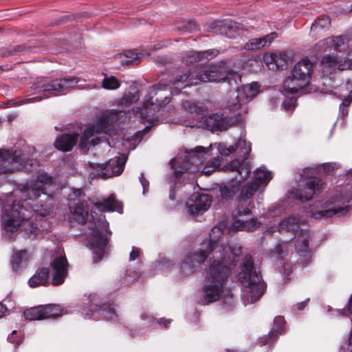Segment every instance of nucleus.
Here are the masks:
<instances>
[{
    "instance_id": "nucleus-26",
    "label": "nucleus",
    "mask_w": 352,
    "mask_h": 352,
    "mask_svg": "<svg viewBox=\"0 0 352 352\" xmlns=\"http://www.w3.org/2000/svg\"><path fill=\"white\" fill-rule=\"evenodd\" d=\"M78 138V135L77 133L62 135L56 138L54 146L60 151H69L76 144Z\"/></svg>"
},
{
    "instance_id": "nucleus-64",
    "label": "nucleus",
    "mask_w": 352,
    "mask_h": 352,
    "mask_svg": "<svg viewBox=\"0 0 352 352\" xmlns=\"http://www.w3.org/2000/svg\"><path fill=\"white\" fill-rule=\"evenodd\" d=\"M228 352H236V351L234 350H232V351H228Z\"/></svg>"
},
{
    "instance_id": "nucleus-24",
    "label": "nucleus",
    "mask_w": 352,
    "mask_h": 352,
    "mask_svg": "<svg viewBox=\"0 0 352 352\" xmlns=\"http://www.w3.org/2000/svg\"><path fill=\"white\" fill-rule=\"evenodd\" d=\"M206 128L211 131H224L227 129L228 122L221 113H212L206 117H201Z\"/></svg>"
},
{
    "instance_id": "nucleus-12",
    "label": "nucleus",
    "mask_w": 352,
    "mask_h": 352,
    "mask_svg": "<svg viewBox=\"0 0 352 352\" xmlns=\"http://www.w3.org/2000/svg\"><path fill=\"white\" fill-rule=\"evenodd\" d=\"M95 228L89 241L91 249L95 254L94 261L98 262L102 258L107 244V238L102 234L103 232L111 234L109 229V223L104 219H100L94 223Z\"/></svg>"
},
{
    "instance_id": "nucleus-54",
    "label": "nucleus",
    "mask_w": 352,
    "mask_h": 352,
    "mask_svg": "<svg viewBox=\"0 0 352 352\" xmlns=\"http://www.w3.org/2000/svg\"><path fill=\"white\" fill-rule=\"evenodd\" d=\"M250 212H251V209L249 208H243V209L239 208V213H240V214H250Z\"/></svg>"
},
{
    "instance_id": "nucleus-38",
    "label": "nucleus",
    "mask_w": 352,
    "mask_h": 352,
    "mask_svg": "<svg viewBox=\"0 0 352 352\" xmlns=\"http://www.w3.org/2000/svg\"><path fill=\"white\" fill-rule=\"evenodd\" d=\"M119 80L113 76H105L102 80V87L108 90H115L120 87Z\"/></svg>"
},
{
    "instance_id": "nucleus-20",
    "label": "nucleus",
    "mask_w": 352,
    "mask_h": 352,
    "mask_svg": "<svg viewBox=\"0 0 352 352\" xmlns=\"http://www.w3.org/2000/svg\"><path fill=\"white\" fill-rule=\"evenodd\" d=\"M89 298L91 303V311L93 312L92 316L98 313V315L106 320H112L116 316L115 309L112 305L99 303L100 297L98 294H91Z\"/></svg>"
},
{
    "instance_id": "nucleus-34",
    "label": "nucleus",
    "mask_w": 352,
    "mask_h": 352,
    "mask_svg": "<svg viewBox=\"0 0 352 352\" xmlns=\"http://www.w3.org/2000/svg\"><path fill=\"white\" fill-rule=\"evenodd\" d=\"M274 327L270 332L267 338H265V343H268L272 338H276L278 336L282 333L284 329L285 320L282 316H277L274 320Z\"/></svg>"
},
{
    "instance_id": "nucleus-17",
    "label": "nucleus",
    "mask_w": 352,
    "mask_h": 352,
    "mask_svg": "<svg viewBox=\"0 0 352 352\" xmlns=\"http://www.w3.org/2000/svg\"><path fill=\"white\" fill-rule=\"evenodd\" d=\"M323 72L329 70L339 69H352V52H349L346 58L342 60L340 56L327 55L324 56L321 61Z\"/></svg>"
},
{
    "instance_id": "nucleus-2",
    "label": "nucleus",
    "mask_w": 352,
    "mask_h": 352,
    "mask_svg": "<svg viewBox=\"0 0 352 352\" xmlns=\"http://www.w3.org/2000/svg\"><path fill=\"white\" fill-rule=\"evenodd\" d=\"M52 177L45 173L40 174L36 180L27 182L20 189L14 192L15 196L20 197L12 204H5L2 208L1 223L7 234H12L19 229L29 239H34L37 234V224L34 222L38 218L44 217L50 213L47 204L34 203L41 195L52 199L47 195V188L52 185Z\"/></svg>"
},
{
    "instance_id": "nucleus-44",
    "label": "nucleus",
    "mask_w": 352,
    "mask_h": 352,
    "mask_svg": "<svg viewBox=\"0 0 352 352\" xmlns=\"http://www.w3.org/2000/svg\"><path fill=\"white\" fill-rule=\"evenodd\" d=\"M275 54L274 53H267L263 56V60L270 69H274Z\"/></svg>"
},
{
    "instance_id": "nucleus-48",
    "label": "nucleus",
    "mask_w": 352,
    "mask_h": 352,
    "mask_svg": "<svg viewBox=\"0 0 352 352\" xmlns=\"http://www.w3.org/2000/svg\"><path fill=\"white\" fill-rule=\"evenodd\" d=\"M140 182L143 188V195H146V193L148 191V187H149V182L144 177V174L141 173L140 177Z\"/></svg>"
},
{
    "instance_id": "nucleus-53",
    "label": "nucleus",
    "mask_w": 352,
    "mask_h": 352,
    "mask_svg": "<svg viewBox=\"0 0 352 352\" xmlns=\"http://www.w3.org/2000/svg\"><path fill=\"white\" fill-rule=\"evenodd\" d=\"M324 170L329 173L331 170H333L335 168H337L336 164L327 163L322 165Z\"/></svg>"
},
{
    "instance_id": "nucleus-7",
    "label": "nucleus",
    "mask_w": 352,
    "mask_h": 352,
    "mask_svg": "<svg viewBox=\"0 0 352 352\" xmlns=\"http://www.w3.org/2000/svg\"><path fill=\"white\" fill-rule=\"evenodd\" d=\"M313 65L307 58L298 62L292 69V74L284 81L283 88L287 93L305 92L309 85Z\"/></svg>"
},
{
    "instance_id": "nucleus-22",
    "label": "nucleus",
    "mask_w": 352,
    "mask_h": 352,
    "mask_svg": "<svg viewBox=\"0 0 352 352\" xmlns=\"http://www.w3.org/2000/svg\"><path fill=\"white\" fill-rule=\"evenodd\" d=\"M219 51L216 49H210L205 51H190L185 54L183 60L186 64H193L197 62L212 59L217 56Z\"/></svg>"
},
{
    "instance_id": "nucleus-45",
    "label": "nucleus",
    "mask_w": 352,
    "mask_h": 352,
    "mask_svg": "<svg viewBox=\"0 0 352 352\" xmlns=\"http://www.w3.org/2000/svg\"><path fill=\"white\" fill-rule=\"evenodd\" d=\"M296 106V100L294 98H288L283 101L282 107L287 111H290L294 109Z\"/></svg>"
},
{
    "instance_id": "nucleus-42",
    "label": "nucleus",
    "mask_w": 352,
    "mask_h": 352,
    "mask_svg": "<svg viewBox=\"0 0 352 352\" xmlns=\"http://www.w3.org/2000/svg\"><path fill=\"white\" fill-rule=\"evenodd\" d=\"M289 244L287 241H282L278 243L274 250V254L278 256L283 257L288 252Z\"/></svg>"
},
{
    "instance_id": "nucleus-16",
    "label": "nucleus",
    "mask_w": 352,
    "mask_h": 352,
    "mask_svg": "<svg viewBox=\"0 0 352 352\" xmlns=\"http://www.w3.org/2000/svg\"><path fill=\"white\" fill-rule=\"evenodd\" d=\"M323 182L316 176L305 177L301 181L298 189L295 193L297 199L302 201L311 199L314 195L322 189Z\"/></svg>"
},
{
    "instance_id": "nucleus-14",
    "label": "nucleus",
    "mask_w": 352,
    "mask_h": 352,
    "mask_svg": "<svg viewBox=\"0 0 352 352\" xmlns=\"http://www.w3.org/2000/svg\"><path fill=\"white\" fill-rule=\"evenodd\" d=\"M271 179V173L267 171L264 166L256 169L254 173V177L251 182L241 188L239 196V201L242 202L250 199L258 190L260 185L262 184H266Z\"/></svg>"
},
{
    "instance_id": "nucleus-13",
    "label": "nucleus",
    "mask_w": 352,
    "mask_h": 352,
    "mask_svg": "<svg viewBox=\"0 0 352 352\" xmlns=\"http://www.w3.org/2000/svg\"><path fill=\"white\" fill-rule=\"evenodd\" d=\"M113 132V130L111 126L107 124L106 118H101L97 120L96 126L88 125L87 126L80 139L79 146L84 153H87L89 150V145L96 146L102 142L99 138H92L89 140V138H91L95 133H104L111 135Z\"/></svg>"
},
{
    "instance_id": "nucleus-49",
    "label": "nucleus",
    "mask_w": 352,
    "mask_h": 352,
    "mask_svg": "<svg viewBox=\"0 0 352 352\" xmlns=\"http://www.w3.org/2000/svg\"><path fill=\"white\" fill-rule=\"evenodd\" d=\"M140 255V250L138 248L133 247L132 250L130 253L129 261H135L136 258H139Z\"/></svg>"
},
{
    "instance_id": "nucleus-35",
    "label": "nucleus",
    "mask_w": 352,
    "mask_h": 352,
    "mask_svg": "<svg viewBox=\"0 0 352 352\" xmlns=\"http://www.w3.org/2000/svg\"><path fill=\"white\" fill-rule=\"evenodd\" d=\"M43 306L39 305L26 309L23 314L29 320H36L45 319L43 314Z\"/></svg>"
},
{
    "instance_id": "nucleus-40",
    "label": "nucleus",
    "mask_w": 352,
    "mask_h": 352,
    "mask_svg": "<svg viewBox=\"0 0 352 352\" xmlns=\"http://www.w3.org/2000/svg\"><path fill=\"white\" fill-rule=\"evenodd\" d=\"M274 67L278 69H283L287 65V57L285 53L275 54Z\"/></svg>"
},
{
    "instance_id": "nucleus-8",
    "label": "nucleus",
    "mask_w": 352,
    "mask_h": 352,
    "mask_svg": "<svg viewBox=\"0 0 352 352\" xmlns=\"http://www.w3.org/2000/svg\"><path fill=\"white\" fill-rule=\"evenodd\" d=\"M78 79L74 76L50 80L41 78L35 84V89L44 93V96H36L27 99L25 103L41 101L43 98H47L52 96H58L61 93L74 88Z\"/></svg>"
},
{
    "instance_id": "nucleus-43",
    "label": "nucleus",
    "mask_w": 352,
    "mask_h": 352,
    "mask_svg": "<svg viewBox=\"0 0 352 352\" xmlns=\"http://www.w3.org/2000/svg\"><path fill=\"white\" fill-rule=\"evenodd\" d=\"M278 34L275 32H271L268 34L265 35L263 37L259 38L261 39V45L263 47H269L272 41L277 38Z\"/></svg>"
},
{
    "instance_id": "nucleus-32",
    "label": "nucleus",
    "mask_w": 352,
    "mask_h": 352,
    "mask_svg": "<svg viewBox=\"0 0 352 352\" xmlns=\"http://www.w3.org/2000/svg\"><path fill=\"white\" fill-rule=\"evenodd\" d=\"M331 25V19L328 16L321 15L316 19L311 27V32L317 35L328 30Z\"/></svg>"
},
{
    "instance_id": "nucleus-3",
    "label": "nucleus",
    "mask_w": 352,
    "mask_h": 352,
    "mask_svg": "<svg viewBox=\"0 0 352 352\" xmlns=\"http://www.w3.org/2000/svg\"><path fill=\"white\" fill-rule=\"evenodd\" d=\"M222 80H227L232 86L236 85L240 76L237 72L228 69L223 63H219L197 68L192 72L187 71L177 74L168 86L170 89H181L202 82H220Z\"/></svg>"
},
{
    "instance_id": "nucleus-5",
    "label": "nucleus",
    "mask_w": 352,
    "mask_h": 352,
    "mask_svg": "<svg viewBox=\"0 0 352 352\" xmlns=\"http://www.w3.org/2000/svg\"><path fill=\"white\" fill-rule=\"evenodd\" d=\"M238 279L243 287L241 298L245 305L257 301L266 289V285L262 280L260 272L254 268L250 255L245 256Z\"/></svg>"
},
{
    "instance_id": "nucleus-59",
    "label": "nucleus",
    "mask_w": 352,
    "mask_h": 352,
    "mask_svg": "<svg viewBox=\"0 0 352 352\" xmlns=\"http://www.w3.org/2000/svg\"><path fill=\"white\" fill-rule=\"evenodd\" d=\"M256 42H257V46L258 47V50H261L263 47V45H261V39L259 38H256Z\"/></svg>"
},
{
    "instance_id": "nucleus-28",
    "label": "nucleus",
    "mask_w": 352,
    "mask_h": 352,
    "mask_svg": "<svg viewBox=\"0 0 352 352\" xmlns=\"http://www.w3.org/2000/svg\"><path fill=\"white\" fill-rule=\"evenodd\" d=\"M241 181L233 179L226 184H222L219 187V191L222 198L226 200L231 199L239 192L241 187Z\"/></svg>"
},
{
    "instance_id": "nucleus-18",
    "label": "nucleus",
    "mask_w": 352,
    "mask_h": 352,
    "mask_svg": "<svg viewBox=\"0 0 352 352\" xmlns=\"http://www.w3.org/2000/svg\"><path fill=\"white\" fill-rule=\"evenodd\" d=\"M52 285H61L68 274V263L65 256L60 255L55 258L52 263Z\"/></svg>"
},
{
    "instance_id": "nucleus-11",
    "label": "nucleus",
    "mask_w": 352,
    "mask_h": 352,
    "mask_svg": "<svg viewBox=\"0 0 352 352\" xmlns=\"http://www.w3.org/2000/svg\"><path fill=\"white\" fill-rule=\"evenodd\" d=\"M126 162V156L124 154H120L118 157L110 159L105 164L89 162V166L91 168L100 170V173H91L89 175V179L91 180L97 178L107 179L120 175L124 170Z\"/></svg>"
},
{
    "instance_id": "nucleus-4",
    "label": "nucleus",
    "mask_w": 352,
    "mask_h": 352,
    "mask_svg": "<svg viewBox=\"0 0 352 352\" xmlns=\"http://www.w3.org/2000/svg\"><path fill=\"white\" fill-rule=\"evenodd\" d=\"M211 148L212 144L208 147L198 146L190 151H186L184 157L181 155L172 159L170 165L174 170L175 177H180L182 174L186 172L195 174L201 171L206 175H210L218 168L220 166L219 157H214L204 165V162Z\"/></svg>"
},
{
    "instance_id": "nucleus-55",
    "label": "nucleus",
    "mask_w": 352,
    "mask_h": 352,
    "mask_svg": "<svg viewBox=\"0 0 352 352\" xmlns=\"http://www.w3.org/2000/svg\"><path fill=\"white\" fill-rule=\"evenodd\" d=\"M276 230V228L275 226H272V227L269 228L265 231V234L266 235H267V234H270V235H271V234H272L274 232V231H275Z\"/></svg>"
},
{
    "instance_id": "nucleus-50",
    "label": "nucleus",
    "mask_w": 352,
    "mask_h": 352,
    "mask_svg": "<svg viewBox=\"0 0 352 352\" xmlns=\"http://www.w3.org/2000/svg\"><path fill=\"white\" fill-rule=\"evenodd\" d=\"M16 331L14 330L10 335L8 336V340L12 343H16V345H19L21 340L19 338H16Z\"/></svg>"
},
{
    "instance_id": "nucleus-41",
    "label": "nucleus",
    "mask_w": 352,
    "mask_h": 352,
    "mask_svg": "<svg viewBox=\"0 0 352 352\" xmlns=\"http://www.w3.org/2000/svg\"><path fill=\"white\" fill-rule=\"evenodd\" d=\"M139 97L135 94H129L124 95L122 98L119 100V105L122 107H129L133 102H136L138 100Z\"/></svg>"
},
{
    "instance_id": "nucleus-37",
    "label": "nucleus",
    "mask_w": 352,
    "mask_h": 352,
    "mask_svg": "<svg viewBox=\"0 0 352 352\" xmlns=\"http://www.w3.org/2000/svg\"><path fill=\"white\" fill-rule=\"evenodd\" d=\"M217 26L219 27V33L224 34L228 38H232L235 37V33L233 30L234 25L231 21L221 22L218 23Z\"/></svg>"
},
{
    "instance_id": "nucleus-29",
    "label": "nucleus",
    "mask_w": 352,
    "mask_h": 352,
    "mask_svg": "<svg viewBox=\"0 0 352 352\" xmlns=\"http://www.w3.org/2000/svg\"><path fill=\"white\" fill-rule=\"evenodd\" d=\"M226 108L233 112L237 111V115L241 117L243 115L247 113L248 111L247 104L240 97L239 94L232 98H230L226 104Z\"/></svg>"
},
{
    "instance_id": "nucleus-30",
    "label": "nucleus",
    "mask_w": 352,
    "mask_h": 352,
    "mask_svg": "<svg viewBox=\"0 0 352 352\" xmlns=\"http://www.w3.org/2000/svg\"><path fill=\"white\" fill-rule=\"evenodd\" d=\"M50 270L48 268H41L38 270L36 273L29 279L28 283L30 287H36L44 286L49 283Z\"/></svg>"
},
{
    "instance_id": "nucleus-23",
    "label": "nucleus",
    "mask_w": 352,
    "mask_h": 352,
    "mask_svg": "<svg viewBox=\"0 0 352 352\" xmlns=\"http://www.w3.org/2000/svg\"><path fill=\"white\" fill-rule=\"evenodd\" d=\"M239 76H241L239 73H237ZM223 81H227V80H223ZM241 81V76H240V80L238 81L236 85H231L229 82H228L231 87L235 88L237 87L238 94L240 97L243 100V101L248 104V103L254 98L259 92L260 86L257 82H252L250 84H247L243 85L241 87L239 88L238 85Z\"/></svg>"
},
{
    "instance_id": "nucleus-52",
    "label": "nucleus",
    "mask_w": 352,
    "mask_h": 352,
    "mask_svg": "<svg viewBox=\"0 0 352 352\" xmlns=\"http://www.w3.org/2000/svg\"><path fill=\"white\" fill-rule=\"evenodd\" d=\"M347 347L344 348V352H352V327L347 340Z\"/></svg>"
},
{
    "instance_id": "nucleus-1",
    "label": "nucleus",
    "mask_w": 352,
    "mask_h": 352,
    "mask_svg": "<svg viewBox=\"0 0 352 352\" xmlns=\"http://www.w3.org/2000/svg\"><path fill=\"white\" fill-rule=\"evenodd\" d=\"M225 228L223 222L214 226L209 234V241L202 243L193 253H189L181 265L184 274H191L210 254H212L214 261L206 271L202 287L203 300L206 303L220 298L230 274V267L235 265V258L241 252L240 246L232 248L221 243Z\"/></svg>"
},
{
    "instance_id": "nucleus-9",
    "label": "nucleus",
    "mask_w": 352,
    "mask_h": 352,
    "mask_svg": "<svg viewBox=\"0 0 352 352\" xmlns=\"http://www.w3.org/2000/svg\"><path fill=\"white\" fill-rule=\"evenodd\" d=\"M166 87V86L163 85H157L151 94L145 97L142 107L138 111L140 117L145 118L150 122L157 120L158 116L156 113L170 102V98L162 94V91Z\"/></svg>"
},
{
    "instance_id": "nucleus-58",
    "label": "nucleus",
    "mask_w": 352,
    "mask_h": 352,
    "mask_svg": "<svg viewBox=\"0 0 352 352\" xmlns=\"http://www.w3.org/2000/svg\"><path fill=\"white\" fill-rule=\"evenodd\" d=\"M171 322V320H163V319H161L160 321H159V323L161 324L162 323H164V326H166L168 324H170Z\"/></svg>"
},
{
    "instance_id": "nucleus-60",
    "label": "nucleus",
    "mask_w": 352,
    "mask_h": 352,
    "mask_svg": "<svg viewBox=\"0 0 352 352\" xmlns=\"http://www.w3.org/2000/svg\"><path fill=\"white\" fill-rule=\"evenodd\" d=\"M309 171H311V173H312V172H314V168H305V169H304V170H303V173H304V174H306V173H307V172H309Z\"/></svg>"
},
{
    "instance_id": "nucleus-33",
    "label": "nucleus",
    "mask_w": 352,
    "mask_h": 352,
    "mask_svg": "<svg viewBox=\"0 0 352 352\" xmlns=\"http://www.w3.org/2000/svg\"><path fill=\"white\" fill-rule=\"evenodd\" d=\"M259 226V223L256 219H252L248 221L236 220L232 226L234 232L241 230L254 231Z\"/></svg>"
},
{
    "instance_id": "nucleus-36",
    "label": "nucleus",
    "mask_w": 352,
    "mask_h": 352,
    "mask_svg": "<svg viewBox=\"0 0 352 352\" xmlns=\"http://www.w3.org/2000/svg\"><path fill=\"white\" fill-rule=\"evenodd\" d=\"M43 306V314L44 318H56L61 315V309L59 305H46Z\"/></svg>"
},
{
    "instance_id": "nucleus-19",
    "label": "nucleus",
    "mask_w": 352,
    "mask_h": 352,
    "mask_svg": "<svg viewBox=\"0 0 352 352\" xmlns=\"http://www.w3.org/2000/svg\"><path fill=\"white\" fill-rule=\"evenodd\" d=\"M211 201L208 195H197L186 203L188 212L192 217L202 214L209 208Z\"/></svg>"
},
{
    "instance_id": "nucleus-6",
    "label": "nucleus",
    "mask_w": 352,
    "mask_h": 352,
    "mask_svg": "<svg viewBox=\"0 0 352 352\" xmlns=\"http://www.w3.org/2000/svg\"><path fill=\"white\" fill-rule=\"evenodd\" d=\"M217 149L222 155L227 156L232 153L238 155L236 158L226 164L223 169L226 171L236 172L242 181L246 180L250 175L251 166L248 160L251 151V144L245 140H239L234 146H228L225 143L217 144Z\"/></svg>"
},
{
    "instance_id": "nucleus-62",
    "label": "nucleus",
    "mask_w": 352,
    "mask_h": 352,
    "mask_svg": "<svg viewBox=\"0 0 352 352\" xmlns=\"http://www.w3.org/2000/svg\"><path fill=\"white\" fill-rule=\"evenodd\" d=\"M187 126H188V125H186ZM190 127H195V126H199L197 124H190L189 125Z\"/></svg>"
},
{
    "instance_id": "nucleus-25",
    "label": "nucleus",
    "mask_w": 352,
    "mask_h": 352,
    "mask_svg": "<svg viewBox=\"0 0 352 352\" xmlns=\"http://www.w3.org/2000/svg\"><path fill=\"white\" fill-rule=\"evenodd\" d=\"M94 207L100 212L118 211L122 212V204L116 200L113 195H110L107 198L93 203Z\"/></svg>"
},
{
    "instance_id": "nucleus-31",
    "label": "nucleus",
    "mask_w": 352,
    "mask_h": 352,
    "mask_svg": "<svg viewBox=\"0 0 352 352\" xmlns=\"http://www.w3.org/2000/svg\"><path fill=\"white\" fill-rule=\"evenodd\" d=\"M69 209L74 221L82 224L86 223L89 214V208L86 205L80 203L75 207H69Z\"/></svg>"
},
{
    "instance_id": "nucleus-27",
    "label": "nucleus",
    "mask_w": 352,
    "mask_h": 352,
    "mask_svg": "<svg viewBox=\"0 0 352 352\" xmlns=\"http://www.w3.org/2000/svg\"><path fill=\"white\" fill-rule=\"evenodd\" d=\"M30 257V254L27 250H14L10 263L12 270L17 272L21 270Z\"/></svg>"
},
{
    "instance_id": "nucleus-61",
    "label": "nucleus",
    "mask_w": 352,
    "mask_h": 352,
    "mask_svg": "<svg viewBox=\"0 0 352 352\" xmlns=\"http://www.w3.org/2000/svg\"><path fill=\"white\" fill-rule=\"evenodd\" d=\"M232 296V294H231V292H228V293L226 294V298H231Z\"/></svg>"
},
{
    "instance_id": "nucleus-56",
    "label": "nucleus",
    "mask_w": 352,
    "mask_h": 352,
    "mask_svg": "<svg viewBox=\"0 0 352 352\" xmlns=\"http://www.w3.org/2000/svg\"><path fill=\"white\" fill-rule=\"evenodd\" d=\"M6 311V307L1 303H0V318L3 317Z\"/></svg>"
},
{
    "instance_id": "nucleus-51",
    "label": "nucleus",
    "mask_w": 352,
    "mask_h": 352,
    "mask_svg": "<svg viewBox=\"0 0 352 352\" xmlns=\"http://www.w3.org/2000/svg\"><path fill=\"white\" fill-rule=\"evenodd\" d=\"M351 102H352V91L350 92V94H349L347 98L343 100V102H342V104L340 106V108L342 109H344V108H346L350 104V103Z\"/></svg>"
},
{
    "instance_id": "nucleus-39",
    "label": "nucleus",
    "mask_w": 352,
    "mask_h": 352,
    "mask_svg": "<svg viewBox=\"0 0 352 352\" xmlns=\"http://www.w3.org/2000/svg\"><path fill=\"white\" fill-rule=\"evenodd\" d=\"M184 109L190 113H195L197 116H202L204 111L201 107H199L197 103L192 101H185L183 102Z\"/></svg>"
},
{
    "instance_id": "nucleus-57",
    "label": "nucleus",
    "mask_w": 352,
    "mask_h": 352,
    "mask_svg": "<svg viewBox=\"0 0 352 352\" xmlns=\"http://www.w3.org/2000/svg\"><path fill=\"white\" fill-rule=\"evenodd\" d=\"M305 305H306L305 301L302 302L296 305V309L298 310H302L305 308Z\"/></svg>"
},
{
    "instance_id": "nucleus-46",
    "label": "nucleus",
    "mask_w": 352,
    "mask_h": 352,
    "mask_svg": "<svg viewBox=\"0 0 352 352\" xmlns=\"http://www.w3.org/2000/svg\"><path fill=\"white\" fill-rule=\"evenodd\" d=\"M125 56L127 58H131V60H129L127 63H130L132 65L138 64L139 60L138 58V54L134 50H128L125 52Z\"/></svg>"
},
{
    "instance_id": "nucleus-47",
    "label": "nucleus",
    "mask_w": 352,
    "mask_h": 352,
    "mask_svg": "<svg viewBox=\"0 0 352 352\" xmlns=\"http://www.w3.org/2000/svg\"><path fill=\"white\" fill-rule=\"evenodd\" d=\"M257 42L256 38L250 39L243 46V49L245 50H258L257 46Z\"/></svg>"
},
{
    "instance_id": "nucleus-63",
    "label": "nucleus",
    "mask_w": 352,
    "mask_h": 352,
    "mask_svg": "<svg viewBox=\"0 0 352 352\" xmlns=\"http://www.w3.org/2000/svg\"><path fill=\"white\" fill-rule=\"evenodd\" d=\"M148 128H149V126H146V127L144 129V131H145V132H147V131H148Z\"/></svg>"
},
{
    "instance_id": "nucleus-21",
    "label": "nucleus",
    "mask_w": 352,
    "mask_h": 352,
    "mask_svg": "<svg viewBox=\"0 0 352 352\" xmlns=\"http://www.w3.org/2000/svg\"><path fill=\"white\" fill-rule=\"evenodd\" d=\"M318 47L323 52H331V50L341 52L345 50L346 46L344 38L341 36H331L324 38L318 44Z\"/></svg>"
},
{
    "instance_id": "nucleus-10",
    "label": "nucleus",
    "mask_w": 352,
    "mask_h": 352,
    "mask_svg": "<svg viewBox=\"0 0 352 352\" xmlns=\"http://www.w3.org/2000/svg\"><path fill=\"white\" fill-rule=\"evenodd\" d=\"M301 220L296 217H288L280 222L277 230L281 233L283 232H296L295 236V248L300 256H305L309 252V241L311 239V233L307 230H298Z\"/></svg>"
},
{
    "instance_id": "nucleus-15",
    "label": "nucleus",
    "mask_w": 352,
    "mask_h": 352,
    "mask_svg": "<svg viewBox=\"0 0 352 352\" xmlns=\"http://www.w3.org/2000/svg\"><path fill=\"white\" fill-rule=\"evenodd\" d=\"M349 210V205L346 204L345 201L340 198H333L325 202L320 210L312 212V217L315 219L329 218L336 214L341 217L346 214Z\"/></svg>"
}]
</instances>
